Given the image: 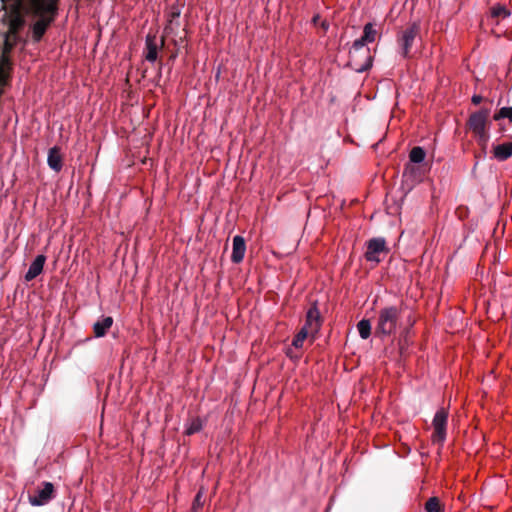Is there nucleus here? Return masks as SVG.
<instances>
[{
    "label": "nucleus",
    "mask_w": 512,
    "mask_h": 512,
    "mask_svg": "<svg viewBox=\"0 0 512 512\" xmlns=\"http://www.w3.org/2000/svg\"><path fill=\"white\" fill-rule=\"evenodd\" d=\"M477 144L481 147V155H486L487 144L489 141L488 129L473 133Z\"/></svg>",
    "instance_id": "obj_19"
},
{
    "label": "nucleus",
    "mask_w": 512,
    "mask_h": 512,
    "mask_svg": "<svg viewBox=\"0 0 512 512\" xmlns=\"http://www.w3.org/2000/svg\"><path fill=\"white\" fill-rule=\"evenodd\" d=\"M490 15L492 18L505 19L511 15V12L505 5L497 4L491 7Z\"/></svg>",
    "instance_id": "obj_20"
},
{
    "label": "nucleus",
    "mask_w": 512,
    "mask_h": 512,
    "mask_svg": "<svg viewBox=\"0 0 512 512\" xmlns=\"http://www.w3.org/2000/svg\"><path fill=\"white\" fill-rule=\"evenodd\" d=\"M14 6L17 11L16 15L11 19L10 28L13 31H17L21 29L25 23L23 16L20 14L21 11L25 12L24 10H19L17 8L16 2L14 1Z\"/></svg>",
    "instance_id": "obj_23"
},
{
    "label": "nucleus",
    "mask_w": 512,
    "mask_h": 512,
    "mask_svg": "<svg viewBox=\"0 0 512 512\" xmlns=\"http://www.w3.org/2000/svg\"><path fill=\"white\" fill-rule=\"evenodd\" d=\"M426 512H444V505L436 496L430 497L425 503Z\"/></svg>",
    "instance_id": "obj_18"
},
{
    "label": "nucleus",
    "mask_w": 512,
    "mask_h": 512,
    "mask_svg": "<svg viewBox=\"0 0 512 512\" xmlns=\"http://www.w3.org/2000/svg\"><path fill=\"white\" fill-rule=\"evenodd\" d=\"M322 324L323 318L318 308V302L313 301L306 312L305 324L303 325V328H306V330L311 332V338L315 339L316 335L321 329Z\"/></svg>",
    "instance_id": "obj_6"
},
{
    "label": "nucleus",
    "mask_w": 512,
    "mask_h": 512,
    "mask_svg": "<svg viewBox=\"0 0 512 512\" xmlns=\"http://www.w3.org/2000/svg\"><path fill=\"white\" fill-rule=\"evenodd\" d=\"M320 19H321L320 15H319V14H316V15H314V16H313V18H312V23H313L314 25H317Z\"/></svg>",
    "instance_id": "obj_30"
},
{
    "label": "nucleus",
    "mask_w": 512,
    "mask_h": 512,
    "mask_svg": "<svg viewBox=\"0 0 512 512\" xmlns=\"http://www.w3.org/2000/svg\"><path fill=\"white\" fill-rule=\"evenodd\" d=\"M420 31V21L410 22L397 31L396 41L403 58L410 59L412 57L411 50L415 42L421 40Z\"/></svg>",
    "instance_id": "obj_2"
},
{
    "label": "nucleus",
    "mask_w": 512,
    "mask_h": 512,
    "mask_svg": "<svg viewBox=\"0 0 512 512\" xmlns=\"http://www.w3.org/2000/svg\"><path fill=\"white\" fill-rule=\"evenodd\" d=\"M12 48H13L12 44L6 42L5 46H4V49H3V52H2L1 55H7L8 56V54L11 52Z\"/></svg>",
    "instance_id": "obj_28"
},
{
    "label": "nucleus",
    "mask_w": 512,
    "mask_h": 512,
    "mask_svg": "<svg viewBox=\"0 0 512 512\" xmlns=\"http://www.w3.org/2000/svg\"><path fill=\"white\" fill-rule=\"evenodd\" d=\"M46 261V257L44 255H38L34 261L31 263L28 271L25 274L26 281H32L38 275H40L43 271V267Z\"/></svg>",
    "instance_id": "obj_11"
},
{
    "label": "nucleus",
    "mask_w": 512,
    "mask_h": 512,
    "mask_svg": "<svg viewBox=\"0 0 512 512\" xmlns=\"http://www.w3.org/2000/svg\"><path fill=\"white\" fill-rule=\"evenodd\" d=\"M220 74H221V71H220V67H219V68H218V71H217V73H216V78H217V79H219Z\"/></svg>",
    "instance_id": "obj_32"
},
{
    "label": "nucleus",
    "mask_w": 512,
    "mask_h": 512,
    "mask_svg": "<svg viewBox=\"0 0 512 512\" xmlns=\"http://www.w3.org/2000/svg\"><path fill=\"white\" fill-rule=\"evenodd\" d=\"M48 166L55 172H60L63 167V156L61 148L54 146L49 149L47 157Z\"/></svg>",
    "instance_id": "obj_10"
},
{
    "label": "nucleus",
    "mask_w": 512,
    "mask_h": 512,
    "mask_svg": "<svg viewBox=\"0 0 512 512\" xmlns=\"http://www.w3.org/2000/svg\"><path fill=\"white\" fill-rule=\"evenodd\" d=\"M377 35V31L374 29L372 23H367L363 28V35L361 38L355 40L356 46L361 48V45L365 46L367 43H372L375 41Z\"/></svg>",
    "instance_id": "obj_13"
},
{
    "label": "nucleus",
    "mask_w": 512,
    "mask_h": 512,
    "mask_svg": "<svg viewBox=\"0 0 512 512\" xmlns=\"http://www.w3.org/2000/svg\"><path fill=\"white\" fill-rule=\"evenodd\" d=\"M507 118L512 123V107H502L498 112L493 115L495 121Z\"/></svg>",
    "instance_id": "obj_24"
},
{
    "label": "nucleus",
    "mask_w": 512,
    "mask_h": 512,
    "mask_svg": "<svg viewBox=\"0 0 512 512\" xmlns=\"http://www.w3.org/2000/svg\"><path fill=\"white\" fill-rule=\"evenodd\" d=\"M483 101V97L481 95L474 94L471 98V102L474 105H478Z\"/></svg>",
    "instance_id": "obj_27"
},
{
    "label": "nucleus",
    "mask_w": 512,
    "mask_h": 512,
    "mask_svg": "<svg viewBox=\"0 0 512 512\" xmlns=\"http://www.w3.org/2000/svg\"><path fill=\"white\" fill-rule=\"evenodd\" d=\"M145 59L148 62H155L158 58L159 46L156 42V36L148 34L145 40Z\"/></svg>",
    "instance_id": "obj_12"
},
{
    "label": "nucleus",
    "mask_w": 512,
    "mask_h": 512,
    "mask_svg": "<svg viewBox=\"0 0 512 512\" xmlns=\"http://www.w3.org/2000/svg\"><path fill=\"white\" fill-rule=\"evenodd\" d=\"M54 496V485L51 482H42L41 487H38L33 495H29V502L32 506H43L52 500Z\"/></svg>",
    "instance_id": "obj_8"
},
{
    "label": "nucleus",
    "mask_w": 512,
    "mask_h": 512,
    "mask_svg": "<svg viewBox=\"0 0 512 512\" xmlns=\"http://www.w3.org/2000/svg\"><path fill=\"white\" fill-rule=\"evenodd\" d=\"M202 505H203L202 494L199 492V493H197V495L194 498L191 510L193 512H198V510L202 507Z\"/></svg>",
    "instance_id": "obj_26"
},
{
    "label": "nucleus",
    "mask_w": 512,
    "mask_h": 512,
    "mask_svg": "<svg viewBox=\"0 0 512 512\" xmlns=\"http://www.w3.org/2000/svg\"><path fill=\"white\" fill-rule=\"evenodd\" d=\"M113 324V318L110 316L104 317L102 320H99L93 325V332L95 337H103L106 335L107 331L111 328Z\"/></svg>",
    "instance_id": "obj_15"
},
{
    "label": "nucleus",
    "mask_w": 512,
    "mask_h": 512,
    "mask_svg": "<svg viewBox=\"0 0 512 512\" xmlns=\"http://www.w3.org/2000/svg\"><path fill=\"white\" fill-rule=\"evenodd\" d=\"M404 174L408 175L415 181H421L424 177V172L422 171L421 167L412 163L406 164Z\"/></svg>",
    "instance_id": "obj_16"
},
{
    "label": "nucleus",
    "mask_w": 512,
    "mask_h": 512,
    "mask_svg": "<svg viewBox=\"0 0 512 512\" xmlns=\"http://www.w3.org/2000/svg\"><path fill=\"white\" fill-rule=\"evenodd\" d=\"M171 15H172L173 18L179 17L180 12H173Z\"/></svg>",
    "instance_id": "obj_31"
},
{
    "label": "nucleus",
    "mask_w": 512,
    "mask_h": 512,
    "mask_svg": "<svg viewBox=\"0 0 512 512\" xmlns=\"http://www.w3.org/2000/svg\"><path fill=\"white\" fill-rule=\"evenodd\" d=\"M402 312V305L387 306L380 309L375 327V336L383 338L395 334L402 324Z\"/></svg>",
    "instance_id": "obj_1"
},
{
    "label": "nucleus",
    "mask_w": 512,
    "mask_h": 512,
    "mask_svg": "<svg viewBox=\"0 0 512 512\" xmlns=\"http://www.w3.org/2000/svg\"><path fill=\"white\" fill-rule=\"evenodd\" d=\"M359 335L362 339H368L371 335V323L368 319H362L357 324Z\"/></svg>",
    "instance_id": "obj_21"
},
{
    "label": "nucleus",
    "mask_w": 512,
    "mask_h": 512,
    "mask_svg": "<svg viewBox=\"0 0 512 512\" xmlns=\"http://www.w3.org/2000/svg\"><path fill=\"white\" fill-rule=\"evenodd\" d=\"M245 252H246L245 239L240 235L235 236L233 238L231 261L235 264L242 262L244 259Z\"/></svg>",
    "instance_id": "obj_9"
},
{
    "label": "nucleus",
    "mask_w": 512,
    "mask_h": 512,
    "mask_svg": "<svg viewBox=\"0 0 512 512\" xmlns=\"http://www.w3.org/2000/svg\"><path fill=\"white\" fill-rule=\"evenodd\" d=\"M390 249L384 238L375 237L366 242V251L364 258L367 262H371L374 266L378 265L389 254Z\"/></svg>",
    "instance_id": "obj_4"
},
{
    "label": "nucleus",
    "mask_w": 512,
    "mask_h": 512,
    "mask_svg": "<svg viewBox=\"0 0 512 512\" xmlns=\"http://www.w3.org/2000/svg\"><path fill=\"white\" fill-rule=\"evenodd\" d=\"M311 337V332L306 330V328H301L299 332L294 336L292 345L295 348H301L303 346V343L307 337Z\"/></svg>",
    "instance_id": "obj_22"
},
{
    "label": "nucleus",
    "mask_w": 512,
    "mask_h": 512,
    "mask_svg": "<svg viewBox=\"0 0 512 512\" xmlns=\"http://www.w3.org/2000/svg\"><path fill=\"white\" fill-rule=\"evenodd\" d=\"M447 421H448V410L445 408H440L432 421L433 433L431 436V441L434 444L443 445L446 439V429H447Z\"/></svg>",
    "instance_id": "obj_5"
},
{
    "label": "nucleus",
    "mask_w": 512,
    "mask_h": 512,
    "mask_svg": "<svg viewBox=\"0 0 512 512\" xmlns=\"http://www.w3.org/2000/svg\"><path fill=\"white\" fill-rule=\"evenodd\" d=\"M426 157L425 150L420 146H415L410 150L409 160L412 164H419L424 161Z\"/></svg>",
    "instance_id": "obj_17"
},
{
    "label": "nucleus",
    "mask_w": 512,
    "mask_h": 512,
    "mask_svg": "<svg viewBox=\"0 0 512 512\" xmlns=\"http://www.w3.org/2000/svg\"><path fill=\"white\" fill-rule=\"evenodd\" d=\"M164 45V39H161V47Z\"/></svg>",
    "instance_id": "obj_33"
},
{
    "label": "nucleus",
    "mask_w": 512,
    "mask_h": 512,
    "mask_svg": "<svg viewBox=\"0 0 512 512\" xmlns=\"http://www.w3.org/2000/svg\"><path fill=\"white\" fill-rule=\"evenodd\" d=\"M320 27L326 32L329 29V22L327 20L321 21Z\"/></svg>",
    "instance_id": "obj_29"
},
{
    "label": "nucleus",
    "mask_w": 512,
    "mask_h": 512,
    "mask_svg": "<svg viewBox=\"0 0 512 512\" xmlns=\"http://www.w3.org/2000/svg\"><path fill=\"white\" fill-rule=\"evenodd\" d=\"M372 62L370 49L363 45L359 48L356 46V41H354L349 51L348 66L357 72H364L371 68Z\"/></svg>",
    "instance_id": "obj_3"
},
{
    "label": "nucleus",
    "mask_w": 512,
    "mask_h": 512,
    "mask_svg": "<svg viewBox=\"0 0 512 512\" xmlns=\"http://www.w3.org/2000/svg\"><path fill=\"white\" fill-rule=\"evenodd\" d=\"M489 116L490 110L488 108H481L471 113L466 122L467 129L472 133L488 129L490 125Z\"/></svg>",
    "instance_id": "obj_7"
},
{
    "label": "nucleus",
    "mask_w": 512,
    "mask_h": 512,
    "mask_svg": "<svg viewBox=\"0 0 512 512\" xmlns=\"http://www.w3.org/2000/svg\"><path fill=\"white\" fill-rule=\"evenodd\" d=\"M202 429V422L199 418L193 419L189 425L187 426L185 430V434L190 436L197 432H199Z\"/></svg>",
    "instance_id": "obj_25"
},
{
    "label": "nucleus",
    "mask_w": 512,
    "mask_h": 512,
    "mask_svg": "<svg viewBox=\"0 0 512 512\" xmlns=\"http://www.w3.org/2000/svg\"><path fill=\"white\" fill-rule=\"evenodd\" d=\"M492 152L498 161H505L512 156V142L496 145Z\"/></svg>",
    "instance_id": "obj_14"
}]
</instances>
